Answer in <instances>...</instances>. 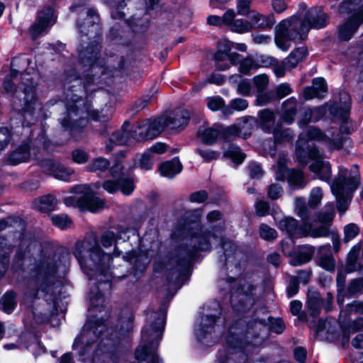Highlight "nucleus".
Returning <instances> with one entry per match:
<instances>
[{
  "label": "nucleus",
  "mask_w": 363,
  "mask_h": 363,
  "mask_svg": "<svg viewBox=\"0 0 363 363\" xmlns=\"http://www.w3.org/2000/svg\"><path fill=\"white\" fill-rule=\"evenodd\" d=\"M238 92L242 96H250L252 92V86L250 80L242 79L238 84Z\"/></svg>",
  "instance_id": "4d7b16f0"
},
{
  "label": "nucleus",
  "mask_w": 363,
  "mask_h": 363,
  "mask_svg": "<svg viewBox=\"0 0 363 363\" xmlns=\"http://www.w3.org/2000/svg\"><path fill=\"white\" fill-rule=\"evenodd\" d=\"M145 240L143 238L141 241V246L140 249V252L136 253L135 251L126 253L125 256H123L124 261L129 262L131 264L133 265L136 271H139L140 272H143L147 265L150 262V255L147 250H143L142 247L145 246Z\"/></svg>",
  "instance_id": "b1692460"
},
{
  "label": "nucleus",
  "mask_w": 363,
  "mask_h": 363,
  "mask_svg": "<svg viewBox=\"0 0 363 363\" xmlns=\"http://www.w3.org/2000/svg\"><path fill=\"white\" fill-rule=\"evenodd\" d=\"M307 55L308 50L306 47L297 48L284 59L285 65L288 68L294 69L298 63L303 61Z\"/></svg>",
  "instance_id": "473e14b6"
},
{
  "label": "nucleus",
  "mask_w": 363,
  "mask_h": 363,
  "mask_svg": "<svg viewBox=\"0 0 363 363\" xmlns=\"http://www.w3.org/2000/svg\"><path fill=\"white\" fill-rule=\"evenodd\" d=\"M323 141L330 149H340L342 146V139L337 136L323 133L315 127H309L306 133H302L297 141L296 157L298 162L306 165L309 161L312 163L309 169L316 174L317 177L330 183L331 177V166L328 161L322 159L318 150L313 146L312 141Z\"/></svg>",
  "instance_id": "7ed1b4c3"
},
{
  "label": "nucleus",
  "mask_w": 363,
  "mask_h": 363,
  "mask_svg": "<svg viewBox=\"0 0 363 363\" xmlns=\"http://www.w3.org/2000/svg\"><path fill=\"white\" fill-rule=\"evenodd\" d=\"M258 116L262 128L267 132L274 133L276 143L289 140L292 138L293 134L290 129L282 130L274 127V113L272 111L264 109L261 111Z\"/></svg>",
  "instance_id": "f3484780"
},
{
  "label": "nucleus",
  "mask_w": 363,
  "mask_h": 363,
  "mask_svg": "<svg viewBox=\"0 0 363 363\" xmlns=\"http://www.w3.org/2000/svg\"><path fill=\"white\" fill-rule=\"evenodd\" d=\"M282 250L285 255L291 257L289 262L294 266L308 262L311 259L314 251L312 247L306 246L303 247L299 252H291L288 250L284 243L282 245Z\"/></svg>",
  "instance_id": "c756f323"
},
{
  "label": "nucleus",
  "mask_w": 363,
  "mask_h": 363,
  "mask_svg": "<svg viewBox=\"0 0 363 363\" xmlns=\"http://www.w3.org/2000/svg\"><path fill=\"white\" fill-rule=\"evenodd\" d=\"M286 160L281 158L277 162L276 169V179L284 182L286 174L287 175V181L290 187L293 189H303L306 184L303 173L300 170L286 169Z\"/></svg>",
  "instance_id": "a211bd4d"
},
{
  "label": "nucleus",
  "mask_w": 363,
  "mask_h": 363,
  "mask_svg": "<svg viewBox=\"0 0 363 363\" xmlns=\"http://www.w3.org/2000/svg\"><path fill=\"white\" fill-rule=\"evenodd\" d=\"M199 155L206 161H210L218 157L219 154L210 149H198Z\"/></svg>",
  "instance_id": "774afa93"
},
{
  "label": "nucleus",
  "mask_w": 363,
  "mask_h": 363,
  "mask_svg": "<svg viewBox=\"0 0 363 363\" xmlns=\"http://www.w3.org/2000/svg\"><path fill=\"white\" fill-rule=\"evenodd\" d=\"M327 106H323L313 109L307 108L304 110L303 117L300 121V124H306L310 122L318 121L326 113Z\"/></svg>",
  "instance_id": "e433bc0d"
},
{
  "label": "nucleus",
  "mask_w": 363,
  "mask_h": 363,
  "mask_svg": "<svg viewBox=\"0 0 363 363\" xmlns=\"http://www.w3.org/2000/svg\"><path fill=\"white\" fill-rule=\"evenodd\" d=\"M323 191L320 187L313 188L308 197V205L312 208H315L319 206L323 199Z\"/></svg>",
  "instance_id": "a18cd8bd"
},
{
  "label": "nucleus",
  "mask_w": 363,
  "mask_h": 363,
  "mask_svg": "<svg viewBox=\"0 0 363 363\" xmlns=\"http://www.w3.org/2000/svg\"><path fill=\"white\" fill-rule=\"evenodd\" d=\"M296 113V100L294 98L287 99L283 104V113L281 119L287 124L294 122Z\"/></svg>",
  "instance_id": "c9c22d12"
},
{
  "label": "nucleus",
  "mask_w": 363,
  "mask_h": 363,
  "mask_svg": "<svg viewBox=\"0 0 363 363\" xmlns=\"http://www.w3.org/2000/svg\"><path fill=\"white\" fill-rule=\"evenodd\" d=\"M72 158L76 163L84 164L88 161L89 157L85 151L77 149L72 152Z\"/></svg>",
  "instance_id": "13d9d810"
},
{
  "label": "nucleus",
  "mask_w": 363,
  "mask_h": 363,
  "mask_svg": "<svg viewBox=\"0 0 363 363\" xmlns=\"http://www.w3.org/2000/svg\"><path fill=\"white\" fill-rule=\"evenodd\" d=\"M230 108L235 111H241L247 108L248 103L243 99H235L230 101Z\"/></svg>",
  "instance_id": "338daca9"
},
{
  "label": "nucleus",
  "mask_w": 363,
  "mask_h": 363,
  "mask_svg": "<svg viewBox=\"0 0 363 363\" xmlns=\"http://www.w3.org/2000/svg\"><path fill=\"white\" fill-rule=\"evenodd\" d=\"M182 169V165L177 158L162 163L159 167L161 175L168 178H172L179 174Z\"/></svg>",
  "instance_id": "72a5a7b5"
},
{
  "label": "nucleus",
  "mask_w": 363,
  "mask_h": 363,
  "mask_svg": "<svg viewBox=\"0 0 363 363\" xmlns=\"http://www.w3.org/2000/svg\"><path fill=\"white\" fill-rule=\"evenodd\" d=\"M167 146L164 143H157L145 152L139 158V166L141 169L149 170L152 169L156 160V155L164 153Z\"/></svg>",
  "instance_id": "393cba45"
},
{
  "label": "nucleus",
  "mask_w": 363,
  "mask_h": 363,
  "mask_svg": "<svg viewBox=\"0 0 363 363\" xmlns=\"http://www.w3.org/2000/svg\"><path fill=\"white\" fill-rule=\"evenodd\" d=\"M360 251L359 245H354L349 252L347 259V270L353 272L357 269V260Z\"/></svg>",
  "instance_id": "c03bdc74"
},
{
  "label": "nucleus",
  "mask_w": 363,
  "mask_h": 363,
  "mask_svg": "<svg viewBox=\"0 0 363 363\" xmlns=\"http://www.w3.org/2000/svg\"><path fill=\"white\" fill-rule=\"evenodd\" d=\"M165 118L162 116L154 120L146 119L138 122L135 125V140H144L154 139L157 137L165 128Z\"/></svg>",
  "instance_id": "2eb2a0df"
},
{
  "label": "nucleus",
  "mask_w": 363,
  "mask_h": 363,
  "mask_svg": "<svg viewBox=\"0 0 363 363\" xmlns=\"http://www.w3.org/2000/svg\"><path fill=\"white\" fill-rule=\"evenodd\" d=\"M100 50L99 43L95 40L87 47L83 45L79 48V57L81 63L84 67H89L96 73V69H100L99 66L98 54Z\"/></svg>",
  "instance_id": "aec40b11"
},
{
  "label": "nucleus",
  "mask_w": 363,
  "mask_h": 363,
  "mask_svg": "<svg viewBox=\"0 0 363 363\" xmlns=\"http://www.w3.org/2000/svg\"><path fill=\"white\" fill-rule=\"evenodd\" d=\"M307 304L311 315L316 316L319 313L322 304L318 293L314 291L309 294Z\"/></svg>",
  "instance_id": "79ce46f5"
},
{
  "label": "nucleus",
  "mask_w": 363,
  "mask_h": 363,
  "mask_svg": "<svg viewBox=\"0 0 363 363\" xmlns=\"http://www.w3.org/2000/svg\"><path fill=\"white\" fill-rule=\"evenodd\" d=\"M359 184V173L357 166L352 167L350 170L342 167L339 168L337 176L330 184V189L340 213H344L347 209L352 194Z\"/></svg>",
  "instance_id": "1a4fd4ad"
},
{
  "label": "nucleus",
  "mask_w": 363,
  "mask_h": 363,
  "mask_svg": "<svg viewBox=\"0 0 363 363\" xmlns=\"http://www.w3.org/2000/svg\"><path fill=\"white\" fill-rule=\"evenodd\" d=\"M271 5L274 12L278 14L282 13L289 7L285 0H272Z\"/></svg>",
  "instance_id": "680f3d73"
},
{
  "label": "nucleus",
  "mask_w": 363,
  "mask_h": 363,
  "mask_svg": "<svg viewBox=\"0 0 363 363\" xmlns=\"http://www.w3.org/2000/svg\"><path fill=\"white\" fill-rule=\"evenodd\" d=\"M165 118V128L180 130L186 126L189 120V113L186 110H178L169 116H163Z\"/></svg>",
  "instance_id": "cd10ccee"
},
{
  "label": "nucleus",
  "mask_w": 363,
  "mask_h": 363,
  "mask_svg": "<svg viewBox=\"0 0 363 363\" xmlns=\"http://www.w3.org/2000/svg\"><path fill=\"white\" fill-rule=\"evenodd\" d=\"M259 233L260 236L264 240L274 239L277 237L276 230L266 224L260 225Z\"/></svg>",
  "instance_id": "5fc2aeb1"
},
{
  "label": "nucleus",
  "mask_w": 363,
  "mask_h": 363,
  "mask_svg": "<svg viewBox=\"0 0 363 363\" xmlns=\"http://www.w3.org/2000/svg\"><path fill=\"white\" fill-rule=\"evenodd\" d=\"M253 82L257 91L262 92L269 84V78L266 74H259L253 78Z\"/></svg>",
  "instance_id": "3c124183"
},
{
  "label": "nucleus",
  "mask_w": 363,
  "mask_h": 363,
  "mask_svg": "<svg viewBox=\"0 0 363 363\" xmlns=\"http://www.w3.org/2000/svg\"><path fill=\"white\" fill-rule=\"evenodd\" d=\"M108 165L109 162L107 160L102 157H99L92 161V162L89 165L88 169L90 171H103L106 169Z\"/></svg>",
  "instance_id": "603ef678"
},
{
  "label": "nucleus",
  "mask_w": 363,
  "mask_h": 363,
  "mask_svg": "<svg viewBox=\"0 0 363 363\" xmlns=\"http://www.w3.org/2000/svg\"><path fill=\"white\" fill-rule=\"evenodd\" d=\"M236 30L238 33H245L252 29H270L276 23L274 13L263 15L257 11H252L248 16V20L238 18Z\"/></svg>",
  "instance_id": "ddd939ff"
},
{
  "label": "nucleus",
  "mask_w": 363,
  "mask_h": 363,
  "mask_svg": "<svg viewBox=\"0 0 363 363\" xmlns=\"http://www.w3.org/2000/svg\"><path fill=\"white\" fill-rule=\"evenodd\" d=\"M207 219L211 224L218 222L217 225L213 227V235L204 232L201 228L194 232L190 238L186 240L188 246L182 252V259L175 261L177 265L189 262L197 251L211 250L212 245H223V247L226 252L225 245L227 243L223 242V222L221 219V214L219 211H213L207 215ZM228 245L230 247H233V245L230 242ZM173 262H174V260H170L169 265L172 266Z\"/></svg>",
  "instance_id": "0eeeda50"
},
{
  "label": "nucleus",
  "mask_w": 363,
  "mask_h": 363,
  "mask_svg": "<svg viewBox=\"0 0 363 363\" xmlns=\"http://www.w3.org/2000/svg\"><path fill=\"white\" fill-rule=\"evenodd\" d=\"M74 94L70 99H67V113L65 116L60 119V123L65 129L72 128L77 126L76 122L78 120L77 116L82 120L84 115H86L94 120H100L99 113L95 110H91L89 105H84L81 100L76 99Z\"/></svg>",
  "instance_id": "f8f14e48"
},
{
  "label": "nucleus",
  "mask_w": 363,
  "mask_h": 363,
  "mask_svg": "<svg viewBox=\"0 0 363 363\" xmlns=\"http://www.w3.org/2000/svg\"><path fill=\"white\" fill-rule=\"evenodd\" d=\"M121 169L122 165L119 162L112 167L113 177L117 179H107L103 183V187L107 192L113 194L120 189L123 194L129 195L135 189L133 182L130 179L119 177L121 174L118 171Z\"/></svg>",
  "instance_id": "dca6fc26"
},
{
  "label": "nucleus",
  "mask_w": 363,
  "mask_h": 363,
  "mask_svg": "<svg viewBox=\"0 0 363 363\" xmlns=\"http://www.w3.org/2000/svg\"><path fill=\"white\" fill-rule=\"evenodd\" d=\"M11 140V133L6 128H0V151L3 150Z\"/></svg>",
  "instance_id": "bf43d9fd"
},
{
  "label": "nucleus",
  "mask_w": 363,
  "mask_h": 363,
  "mask_svg": "<svg viewBox=\"0 0 363 363\" xmlns=\"http://www.w3.org/2000/svg\"><path fill=\"white\" fill-rule=\"evenodd\" d=\"M56 204V200L52 196L45 195L35 199L33 202V207L41 212H48L54 211Z\"/></svg>",
  "instance_id": "f704fd0d"
},
{
  "label": "nucleus",
  "mask_w": 363,
  "mask_h": 363,
  "mask_svg": "<svg viewBox=\"0 0 363 363\" xmlns=\"http://www.w3.org/2000/svg\"><path fill=\"white\" fill-rule=\"evenodd\" d=\"M3 311L7 313H11L17 303L15 294L13 291L6 292L1 299Z\"/></svg>",
  "instance_id": "37998d69"
},
{
  "label": "nucleus",
  "mask_w": 363,
  "mask_h": 363,
  "mask_svg": "<svg viewBox=\"0 0 363 363\" xmlns=\"http://www.w3.org/2000/svg\"><path fill=\"white\" fill-rule=\"evenodd\" d=\"M108 330L101 320L89 321L74 342L73 347L78 350L82 361L91 359V363H106L111 357L115 343L108 337Z\"/></svg>",
  "instance_id": "39448f33"
},
{
  "label": "nucleus",
  "mask_w": 363,
  "mask_h": 363,
  "mask_svg": "<svg viewBox=\"0 0 363 363\" xmlns=\"http://www.w3.org/2000/svg\"><path fill=\"white\" fill-rule=\"evenodd\" d=\"M82 17L86 16L84 22L79 25L80 33L84 35L93 33L96 35L99 32L98 23L99 17L96 11L93 9L84 8L82 9Z\"/></svg>",
  "instance_id": "4be33fe9"
},
{
  "label": "nucleus",
  "mask_w": 363,
  "mask_h": 363,
  "mask_svg": "<svg viewBox=\"0 0 363 363\" xmlns=\"http://www.w3.org/2000/svg\"><path fill=\"white\" fill-rule=\"evenodd\" d=\"M31 61L26 56L15 57L11 62V69L3 83L4 90L13 94L11 99L13 108L23 111V117L27 125L34 122L41 116V104L36 97V85L34 80L38 74L32 69H26L21 74V84L16 88V82L19 81L18 72L28 66Z\"/></svg>",
  "instance_id": "f257e3e1"
},
{
  "label": "nucleus",
  "mask_w": 363,
  "mask_h": 363,
  "mask_svg": "<svg viewBox=\"0 0 363 363\" xmlns=\"http://www.w3.org/2000/svg\"><path fill=\"white\" fill-rule=\"evenodd\" d=\"M272 67L275 75L279 77H283L286 71L292 69V68L286 67L284 63V60L281 62H279L276 59V62L272 65Z\"/></svg>",
  "instance_id": "0e129e2a"
},
{
  "label": "nucleus",
  "mask_w": 363,
  "mask_h": 363,
  "mask_svg": "<svg viewBox=\"0 0 363 363\" xmlns=\"http://www.w3.org/2000/svg\"><path fill=\"white\" fill-rule=\"evenodd\" d=\"M233 43L228 40L223 39L219 42V50L215 54L214 58L217 68L225 71L230 67V65H234L240 60V55L236 52L228 53L233 47Z\"/></svg>",
  "instance_id": "6ab92c4d"
},
{
  "label": "nucleus",
  "mask_w": 363,
  "mask_h": 363,
  "mask_svg": "<svg viewBox=\"0 0 363 363\" xmlns=\"http://www.w3.org/2000/svg\"><path fill=\"white\" fill-rule=\"evenodd\" d=\"M116 236L113 232L108 231L103 234L101 238V242L104 247L111 246L113 242H116Z\"/></svg>",
  "instance_id": "69168bd1"
},
{
  "label": "nucleus",
  "mask_w": 363,
  "mask_h": 363,
  "mask_svg": "<svg viewBox=\"0 0 363 363\" xmlns=\"http://www.w3.org/2000/svg\"><path fill=\"white\" fill-rule=\"evenodd\" d=\"M257 63L256 60L247 57L243 60L240 65V72L242 74H249L251 71L257 69Z\"/></svg>",
  "instance_id": "de8ad7c7"
},
{
  "label": "nucleus",
  "mask_w": 363,
  "mask_h": 363,
  "mask_svg": "<svg viewBox=\"0 0 363 363\" xmlns=\"http://www.w3.org/2000/svg\"><path fill=\"white\" fill-rule=\"evenodd\" d=\"M328 211L320 213L312 223L308 222L309 211L305 202L301 197L295 199V208L298 216L303 222L302 225H298V221L291 217H284L280 220L274 217L279 229L286 231L291 239L306 236L313 238L326 237L329 235V225L333 220L335 211L333 203L327 205Z\"/></svg>",
  "instance_id": "20e7f679"
},
{
  "label": "nucleus",
  "mask_w": 363,
  "mask_h": 363,
  "mask_svg": "<svg viewBox=\"0 0 363 363\" xmlns=\"http://www.w3.org/2000/svg\"><path fill=\"white\" fill-rule=\"evenodd\" d=\"M30 152L27 145H22L15 150L9 157L8 161L10 164L16 165L21 162L27 161L30 157Z\"/></svg>",
  "instance_id": "4c0bfd02"
},
{
  "label": "nucleus",
  "mask_w": 363,
  "mask_h": 363,
  "mask_svg": "<svg viewBox=\"0 0 363 363\" xmlns=\"http://www.w3.org/2000/svg\"><path fill=\"white\" fill-rule=\"evenodd\" d=\"M238 18L233 9H228L222 16L211 15L207 18V23L210 26L221 27L227 26L232 32L237 33L236 26Z\"/></svg>",
  "instance_id": "5701e85b"
},
{
  "label": "nucleus",
  "mask_w": 363,
  "mask_h": 363,
  "mask_svg": "<svg viewBox=\"0 0 363 363\" xmlns=\"http://www.w3.org/2000/svg\"><path fill=\"white\" fill-rule=\"evenodd\" d=\"M326 82L323 78H315L313 80L312 86L304 89L303 94L306 100L314 98H322L327 92Z\"/></svg>",
  "instance_id": "7c9ffc66"
},
{
  "label": "nucleus",
  "mask_w": 363,
  "mask_h": 363,
  "mask_svg": "<svg viewBox=\"0 0 363 363\" xmlns=\"http://www.w3.org/2000/svg\"><path fill=\"white\" fill-rule=\"evenodd\" d=\"M74 254L82 270L90 279H96L100 282L107 284L106 282L111 278L121 277L116 272H111L113 257L102 252L95 235L78 241L75 245Z\"/></svg>",
  "instance_id": "423d86ee"
},
{
  "label": "nucleus",
  "mask_w": 363,
  "mask_h": 363,
  "mask_svg": "<svg viewBox=\"0 0 363 363\" xmlns=\"http://www.w3.org/2000/svg\"><path fill=\"white\" fill-rule=\"evenodd\" d=\"M224 105L223 99L220 96L211 97L208 99V107L212 111H218Z\"/></svg>",
  "instance_id": "052dcab7"
},
{
  "label": "nucleus",
  "mask_w": 363,
  "mask_h": 363,
  "mask_svg": "<svg viewBox=\"0 0 363 363\" xmlns=\"http://www.w3.org/2000/svg\"><path fill=\"white\" fill-rule=\"evenodd\" d=\"M348 294L354 295L357 293L363 292V279L352 280L348 286Z\"/></svg>",
  "instance_id": "6e6d98bb"
},
{
  "label": "nucleus",
  "mask_w": 363,
  "mask_h": 363,
  "mask_svg": "<svg viewBox=\"0 0 363 363\" xmlns=\"http://www.w3.org/2000/svg\"><path fill=\"white\" fill-rule=\"evenodd\" d=\"M359 228L354 223H350L344 228V238L345 242H348L354 239L359 233Z\"/></svg>",
  "instance_id": "09e8293b"
},
{
  "label": "nucleus",
  "mask_w": 363,
  "mask_h": 363,
  "mask_svg": "<svg viewBox=\"0 0 363 363\" xmlns=\"http://www.w3.org/2000/svg\"><path fill=\"white\" fill-rule=\"evenodd\" d=\"M67 262L65 257H45L38 263L37 268V285L42 291L48 294L54 284L57 274H64L67 270Z\"/></svg>",
  "instance_id": "9d476101"
},
{
  "label": "nucleus",
  "mask_w": 363,
  "mask_h": 363,
  "mask_svg": "<svg viewBox=\"0 0 363 363\" xmlns=\"http://www.w3.org/2000/svg\"><path fill=\"white\" fill-rule=\"evenodd\" d=\"M220 134V130L216 126L199 130L198 135L201 141L206 145H212Z\"/></svg>",
  "instance_id": "58836bf2"
},
{
  "label": "nucleus",
  "mask_w": 363,
  "mask_h": 363,
  "mask_svg": "<svg viewBox=\"0 0 363 363\" xmlns=\"http://www.w3.org/2000/svg\"><path fill=\"white\" fill-rule=\"evenodd\" d=\"M165 325L164 311L149 313L142 330L141 343L136 349L135 357L139 363H159L157 350Z\"/></svg>",
  "instance_id": "6e6552de"
},
{
  "label": "nucleus",
  "mask_w": 363,
  "mask_h": 363,
  "mask_svg": "<svg viewBox=\"0 0 363 363\" xmlns=\"http://www.w3.org/2000/svg\"><path fill=\"white\" fill-rule=\"evenodd\" d=\"M74 194L76 195L65 197L64 199V203L67 206L79 207L82 209L83 194Z\"/></svg>",
  "instance_id": "8fccbe9b"
},
{
  "label": "nucleus",
  "mask_w": 363,
  "mask_h": 363,
  "mask_svg": "<svg viewBox=\"0 0 363 363\" xmlns=\"http://www.w3.org/2000/svg\"><path fill=\"white\" fill-rule=\"evenodd\" d=\"M42 167L48 174H52L55 178L65 182L69 181L74 171L61 164L48 160L43 163Z\"/></svg>",
  "instance_id": "bb28decb"
},
{
  "label": "nucleus",
  "mask_w": 363,
  "mask_h": 363,
  "mask_svg": "<svg viewBox=\"0 0 363 363\" xmlns=\"http://www.w3.org/2000/svg\"><path fill=\"white\" fill-rule=\"evenodd\" d=\"M216 322V314L202 317L194 328L195 336L199 342H204L211 335Z\"/></svg>",
  "instance_id": "a878e982"
},
{
  "label": "nucleus",
  "mask_w": 363,
  "mask_h": 363,
  "mask_svg": "<svg viewBox=\"0 0 363 363\" xmlns=\"http://www.w3.org/2000/svg\"><path fill=\"white\" fill-rule=\"evenodd\" d=\"M328 23V16L320 9L311 8L301 2L297 13L281 20L275 27L274 43L281 50L286 52L292 43L305 40L311 29H320Z\"/></svg>",
  "instance_id": "f03ea898"
},
{
  "label": "nucleus",
  "mask_w": 363,
  "mask_h": 363,
  "mask_svg": "<svg viewBox=\"0 0 363 363\" xmlns=\"http://www.w3.org/2000/svg\"><path fill=\"white\" fill-rule=\"evenodd\" d=\"M55 23L54 11L51 8L47 7L39 13L36 23L30 29V35L33 38H35L45 32Z\"/></svg>",
  "instance_id": "412c9836"
},
{
  "label": "nucleus",
  "mask_w": 363,
  "mask_h": 363,
  "mask_svg": "<svg viewBox=\"0 0 363 363\" xmlns=\"http://www.w3.org/2000/svg\"><path fill=\"white\" fill-rule=\"evenodd\" d=\"M342 13L355 11L352 17L339 29V38L349 40L363 22V0H346L340 6Z\"/></svg>",
  "instance_id": "9b49d317"
},
{
  "label": "nucleus",
  "mask_w": 363,
  "mask_h": 363,
  "mask_svg": "<svg viewBox=\"0 0 363 363\" xmlns=\"http://www.w3.org/2000/svg\"><path fill=\"white\" fill-rule=\"evenodd\" d=\"M50 218L54 225L62 230L69 228L72 225L71 219L65 214L53 215Z\"/></svg>",
  "instance_id": "49530a36"
},
{
  "label": "nucleus",
  "mask_w": 363,
  "mask_h": 363,
  "mask_svg": "<svg viewBox=\"0 0 363 363\" xmlns=\"http://www.w3.org/2000/svg\"><path fill=\"white\" fill-rule=\"evenodd\" d=\"M252 0H238L237 11L238 13L241 16H249L250 11V4Z\"/></svg>",
  "instance_id": "864d4df0"
},
{
  "label": "nucleus",
  "mask_w": 363,
  "mask_h": 363,
  "mask_svg": "<svg viewBox=\"0 0 363 363\" xmlns=\"http://www.w3.org/2000/svg\"><path fill=\"white\" fill-rule=\"evenodd\" d=\"M99 186L95 184H79L72 189V193L83 194L82 209L97 213L105 208L103 199L94 195V189H99Z\"/></svg>",
  "instance_id": "4468645a"
},
{
  "label": "nucleus",
  "mask_w": 363,
  "mask_h": 363,
  "mask_svg": "<svg viewBox=\"0 0 363 363\" xmlns=\"http://www.w3.org/2000/svg\"><path fill=\"white\" fill-rule=\"evenodd\" d=\"M340 108L338 109L337 105H333L329 108L331 114L342 120H345L350 111V97L347 92L340 94Z\"/></svg>",
  "instance_id": "2f4dec72"
},
{
  "label": "nucleus",
  "mask_w": 363,
  "mask_h": 363,
  "mask_svg": "<svg viewBox=\"0 0 363 363\" xmlns=\"http://www.w3.org/2000/svg\"><path fill=\"white\" fill-rule=\"evenodd\" d=\"M129 125V123H124L122 128L119 130L114 132L109 140L106 144V151L110 152L114 145H130L133 143V140L130 136V133L126 130V126Z\"/></svg>",
  "instance_id": "c85d7f7f"
},
{
  "label": "nucleus",
  "mask_w": 363,
  "mask_h": 363,
  "mask_svg": "<svg viewBox=\"0 0 363 363\" xmlns=\"http://www.w3.org/2000/svg\"><path fill=\"white\" fill-rule=\"evenodd\" d=\"M243 124L240 123L230 125L225 129V134L228 137L241 135L242 129H248V123L253 121L252 117H244L242 118Z\"/></svg>",
  "instance_id": "ea45409f"
},
{
  "label": "nucleus",
  "mask_w": 363,
  "mask_h": 363,
  "mask_svg": "<svg viewBox=\"0 0 363 363\" xmlns=\"http://www.w3.org/2000/svg\"><path fill=\"white\" fill-rule=\"evenodd\" d=\"M257 68L272 67L276 62V59L270 56H259L257 57Z\"/></svg>",
  "instance_id": "e2e57ef3"
},
{
  "label": "nucleus",
  "mask_w": 363,
  "mask_h": 363,
  "mask_svg": "<svg viewBox=\"0 0 363 363\" xmlns=\"http://www.w3.org/2000/svg\"><path fill=\"white\" fill-rule=\"evenodd\" d=\"M224 156L229 157L234 163L240 164L245 159V155L241 152L239 147L230 144L225 148Z\"/></svg>",
  "instance_id": "a19ab883"
}]
</instances>
